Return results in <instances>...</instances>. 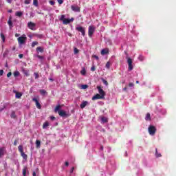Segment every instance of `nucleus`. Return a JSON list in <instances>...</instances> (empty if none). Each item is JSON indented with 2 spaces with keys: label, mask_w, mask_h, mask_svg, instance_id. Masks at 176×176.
<instances>
[{
  "label": "nucleus",
  "mask_w": 176,
  "mask_h": 176,
  "mask_svg": "<svg viewBox=\"0 0 176 176\" xmlns=\"http://www.w3.org/2000/svg\"><path fill=\"white\" fill-rule=\"evenodd\" d=\"M54 112H58L59 116L61 118H68L69 116V113H67L65 111L61 110V105L58 104L55 107Z\"/></svg>",
  "instance_id": "f257e3e1"
},
{
  "label": "nucleus",
  "mask_w": 176,
  "mask_h": 176,
  "mask_svg": "<svg viewBox=\"0 0 176 176\" xmlns=\"http://www.w3.org/2000/svg\"><path fill=\"white\" fill-rule=\"evenodd\" d=\"M18 43L20 46L21 45H24L25 43V41H27V36L25 34H23L21 36L17 38Z\"/></svg>",
  "instance_id": "f03ea898"
},
{
  "label": "nucleus",
  "mask_w": 176,
  "mask_h": 176,
  "mask_svg": "<svg viewBox=\"0 0 176 176\" xmlns=\"http://www.w3.org/2000/svg\"><path fill=\"white\" fill-rule=\"evenodd\" d=\"M96 31V28H94V26L90 25L88 28V36H89V38H91V36H93V34H94Z\"/></svg>",
  "instance_id": "7ed1b4c3"
},
{
  "label": "nucleus",
  "mask_w": 176,
  "mask_h": 176,
  "mask_svg": "<svg viewBox=\"0 0 176 176\" xmlns=\"http://www.w3.org/2000/svg\"><path fill=\"white\" fill-rule=\"evenodd\" d=\"M148 133L150 135H155L156 133V127H155L153 125H150L148 127Z\"/></svg>",
  "instance_id": "20e7f679"
},
{
  "label": "nucleus",
  "mask_w": 176,
  "mask_h": 176,
  "mask_svg": "<svg viewBox=\"0 0 176 176\" xmlns=\"http://www.w3.org/2000/svg\"><path fill=\"white\" fill-rule=\"evenodd\" d=\"M76 31H78V32H81L82 36H85V35H86V30L85 29V28L82 27V26H77L76 28Z\"/></svg>",
  "instance_id": "39448f33"
},
{
  "label": "nucleus",
  "mask_w": 176,
  "mask_h": 176,
  "mask_svg": "<svg viewBox=\"0 0 176 176\" xmlns=\"http://www.w3.org/2000/svg\"><path fill=\"white\" fill-rule=\"evenodd\" d=\"M28 27L30 28V30H32V31H35L36 30V28H35L36 25L32 22L28 23Z\"/></svg>",
  "instance_id": "423d86ee"
},
{
  "label": "nucleus",
  "mask_w": 176,
  "mask_h": 176,
  "mask_svg": "<svg viewBox=\"0 0 176 176\" xmlns=\"http://www.w3.org/2000/svg\"><path fill=\"white\" fill-rule=\"evenodd\" d=\"M99 95L101 96H103V98L105 97V91L102 89H101V87L98 86L97 87Z\"/></svg>",
  "instance_id": "0eeeda50"
},
{
  "label": "nucleus",
  "mask_w": 176,
  "mask_h": 176,
  "mask_svg": "<svg viewBox=\"0 0 176 176\" xmlns=\"http://www.w3.org/2000/svg\"><path fill=\"white\" fill-rule=\"evenodd\" d=\"M32 101L36 102V108H38V109H42V106L41 105V104L39 103V101L38 100V99H36V98H34L32 99Z\"/></svg>",
  "instance_id": "6e6552de"
},
{
  "label": "nucleus",
  "mask_w": 176,
  "mask_h": 176,
  "mask_svg": "<svg viewBox=\"0 0 176 176\" xmlns=\"http://www.w3.org/2000/svg\"><path fill=\"white\" fill-rule=\"evenodd\" d=\"M74 20H75V19L72 18V19H65V20H63V24H65V25L69 24V23H72V21H74Z\"/></svg>",
  "instance_id": "1a4fd4ad"
},
{
  "label": "nucleus",
  "mask_w": 176,
  "mask_h": 176,
  "mask_svg": "<svg viewBox=\"0 0 176 176\" xmlns=\"http://www.w3.org/2000/svg\"><path fill=\"white\" fill-rule=\"evenodd\" d=\"M103 98H104L103 96H101V95L100 94H96L92 97L93 101L96 100H102Z\"/></svg>",
  "instance_id": "9d476101"
},
{
  "label": "nucleus",
  "mask_w": 176,
  "mask_h": 176,
  "mask_svg": "<svg viewBox=\"0 0 176 176\" xmlns=\"http://www.w3.org/2000/svg\"><path fill=\"white\" fill-rule=\"evenodd\" d=\"M71 8L74 12H80V9L76 6H72Z\"/></svg>",
  "instance_id": "9b49d317"
},
{
  "label": "nucleus",
  "mask_w": 176,
  "mask_h": 176,
  "mask_svg": "<svg viewBox=\"0 0 176 176\" xmlns=\"http://www.w3.org/2000/svg\"><path fill=\"white\" fill-rule=\"evenodd\" d=\"M8 24L9 25L10 30H12L13 28V22L12 21V17H10Z\"/></svg>",
  "instance_id": "f8f14e48"
},
{
  "label": "nucleus",
  "mask_w": 176,
  "mask_h": 176,
  "mask_svg": "<svg viewBox=\"0 0 176 176\" xmlns=\"http://www.w3.org/2000/svg\"><path fill=\"white\" fill-rule=\"evenodd\" d=\"M13 92L16 94V95H15L16 98H21L23 94H21L20 92H17L16 91H13Z\"/></svg>",
  "instance_id": "ddd939ff"
},
{
  "label": "nucleus",
  "mask_w": 176,
  "mask_h": 176,
  "mask_svg": "<svg viewBox=\"0 0 176 176\" xmlns=\"http://www.w3.org/2000/svg\"><path fill=\"white\" fill-rule=\"evenodd\" d=\"M87 104H89V102L88 101H83L81 104H80V107L82 109H83V108H85Z\"/></svg>",
  "instance_id": "4468645a"
},
{
  "label": "nucleus",
  "mask_w": 176,
  "mask_h": 176,
  "mask_svg": "<svg viewBox=\"0 0 176 176\" xmlns=\"http://www.w3.org/2000/svg\"><path fill=\"white\" fill-rule=\"evenodd\" d=\"M5 155V148L1 147L0 148V157H2Z\"/></svg>",
  "instance_id": "2eb2a0df"
},
{
  "label": "nucleus",
  "mask_w": 176,
  "mask_h": 176,
  "mask_svg": "<svg viewBox=\"0 0 176 176\" xmlns=\"http://www.w3.org/2000/svg\"><path fill=\"white\" fill-rule=\"evenodd\" d=\"M100 53L102 56H105V54H108L109 52H108V50L103 49L101 50Z\"/></svg>",
  "instance_id": "dca6fc26"
},
{
  "label": "nucleus",
  "mask_w": 176,
  "mask_h": 176,
  "mask_svg": "<svg viewBox=\"0 0 176 176\" xmlns=\"http://www.w3.org/2000/svg\"><path fill=\"white\" fill-rule=\"evenodd\" d=\"M37 53H43V47H37L36 48Z\"/></svg>",
  "instance_id": "f3484780"
},
{
  "label": "nucleus",
  "mask_w": 176,
  "mask_h": 176,
  "mask_svg": "<svg viewBox=\"0 0 176 176\" xmlns=\"http://www.w3.org/2000/svg\"><path fill=\"white\" fill-rule=\"evenodd\" d=\"M0 36L3 42V43H5L6 41V37H5V34H3V33H1L0 34Z\"/></svg>",
  "instance_id": "a211bd4d"
},
{
  "label": "nucleus",
  "mask_w": 176,
  "mask_h": 176,
  "mask_svg": "<svg viewBox=\"0 0 176 176\" xmlns=\"http://www.w3.org/2000/svg\"><path fill=\"white\" fill-rule=\"evenodd\" d=\"M21 156H22L23 159H24L25 160H27V159L28 157L27 154H25L24 152L21 153Z\"/></svg>",
  "instance_id": "6ab92c4d"
},
{
  "label": "nucleus",
  "mask_w": 176,
  "mask_h": 176,
  "mask_svg": "<svg viewBox=\"0 0 176 176\" xmlns=\"http://www.w3.org/2000/svg\"><path fill=\"white\" fill-rule=\"evenodd\" d=\"M22 15H23V12H21V11H17L15 13V16H17L18 17H21Z\"/></svg>",
  "instance_id": "aec40b11"
},
{
  "label": "nucleus",
  "mask_w": 176,
  "mask_h": 176,
  "mask_svg": "<svg viewBox=\"0 0 176 176\" xmlns=\"http://www.w3.org/2000/svg\"><path fill=\"white\" fill-rule=\"evenodd\" d=\"M36 148H41V141L38 140H36Z\"/></svg>",
  "instance_id": "412c9836"
},
{
  "label": "nucleus",
  "mask_w": 176,
  "mask_h": 176,
  "mask_svg": "<svg viewBox=\"0 0 176 176\" xmlns=\"http://www.w3.org/2000/svg\"><path fill=\"white\" fill-rule=\"evenodd\" d=\"M18 149H19L20 153H23V152H24V149L23 148L22 145H19V147H18Z\"/></svg>",
  "instance_id": "4be33fe9"
},
{
  "label": "nucleus",
  "mask_w": 176,
  "mask_h": 176,
  "mask_svg": "<svg viewBox=\"0 0 176 176\" xmlns=\"http://www.w3.org/2000/svg\"><path fill=\"white\" fill-rule=\"evenodd\" d=\"M39 93L41 94V96H45V94H46L47 92L45 89H40Z\"/></svg>",
  "instance_id": "5701e85b"
},
{
  "label": "nucleus",
  "mask_w": 176,
  "mask_h": 176,
  "mask_svg": "<svg viewBox=\"0 0 176 176\" xmlns=\"http://www.w3.org/2000/svg\"><path fill=\"white\" fill-rule=\"evenodd\" d=\"M10 117L12 118V119H16V112L12 111Z\"/></svg>",
  "instance_id": "b1692460"
},
{
  "label": "nucleus",
  "mask_w": 176,
  "mask_h": 176,
  "mask_svg": "<svg viewBox=\"0 0 176 176\" xmlns=\"http://www.w3.org/2000/svg\"><path fill=\"white\" fill-rule=\"evenodd\" d=\"M112 65V63H111V62L108 61L107 63H106V68L107 69H109V68H111V65Z\"/></svg>",
  "instance_id": "393cba45"
},
{
  "label": "nucleus",
  "mask_w": 176,
  "mask_h": 176,
  "mask_svg": "<svg viewBox=\"0 0 176 176\" xmlns=\"http://www.w3.org/2000/svg\"><path fill=\"white\" fill-rule=\"evenodd\" d=\"M126 59L128 65L130 64H133V60H131V58L126 57Z\"/></svg>",
  "instance_id": "a878e982"
},
{
  "label": "nucleus",
  "mask_w": 176,
  "mask_h": 176,
  "mask_svg": "<svg viewBox=\"0 0 176 176\" xmlns=\"http://www.w3.org/2000/svg\"><path fill=\"white\" fill-rule=\"evenodd\" d=\"M146 120H151V113H147L146 117H145Z\"/></svg>",
  "instance_id": "bb28decb"
},
{
  "label": "nucleus",
  "mask_w": 176,
  "mask_h": 176,
  "mask_svg": "<svg viewBox=\"0 0 176 176\" xmlns=\"http://www.w3.org/2000/svg\"><path fill=\"white\" fill-rule=\"evenodd\" d=\"M48 126H49V122H45L43 125V129H47Z\"/></svg>",
  "instance_id": "cd10ccee"
},
{
  "label": "nucleus",
  "mask_w": 176,
  "mask_h": 176,
  "mask_svg": "<svg viewBox=\"0 0 176 176\" xmlns=\"http://www.w3.org/2000/svg\"><path fill=\"white\" fill-rule=\"evenodd\" d=\"M155 156L156 157H162V154L157 153V148L155 149Z\"/></svg>",
  "instance_id": "c85d7f7f"
},
{
  "label": "nucleus",
  "mask_w": 176,
  "mask_h": 176,
  "mask_svg": "<svg viewBox=\"0 0 176 176\" xmlns=\"http://www.w3.org/2000/svg\"><path fill=\"white\" fill-rule=\"evenodd\" d=\"M33 5L36 7L38 6V0H33Z\"/></svg>",
  "instance_id": "c756f323"
},
{
  "label": "nucleus",
  "mask_w": 176,
  "mask_h": 176,
  "mask_svg": "<svg viewBox=\"0 0 176 176\" xmlns=\"http://www.w3.org/2000/svg\"><path fill=\"white\" fill-rule=\"evenodd\" d=\"M38 44V41H33L32 43V47H35V46H36V45Z\"/></svg>",
  "instance_id": "7c9ffc66"
},
{
  "label": "nucleus",
  "mask_w": 176,
  "mask_h": 176,
  "mask_svg": "<svg viewBox=\"0 0 176 176\" xmlns=\"http://www.w3.org/2000/svg\"><path fill=\"white\" fill-rule=\"evenodd\" d=\"M101 121H102L103 123H107V122H108V120L107 119V118L102 117V118H101Z\"/></svg>",
  "instance_id": "2f4dec72"
},
{
  "label": "nucleus",
  "mask_w": 176,
  "mask_h": 176,
  "mask_svg": "<svg viewBox=\"0 0 176 176\" xmlns=\"http://www.w3.org/2000/svg\"><path fill=\"white\" fill-rule=\"evenodd\" d=\"M59 20L60 21H63V23L64 22V20H65V15H61Z\"/></svg>",
  "instance_id": "473e14b6"
},
{
  "label": "nucleus",
  "mask_w": 176,
  "mask_h": 176,
  "mask_svg": "<svg viewBox=\"0 0 176 176\" xmlns=\"http://www.w3.org/2000/svg\"><path fill=\"white\" fill-rule=\"evenodd\" d=\"M102 82L105 85V86H108V81H107L105 79L102 78L101 79Z\"/></svg>",
  "instance_id": "72a5a7b5"
},
{
  "label": "nucleus",
  "mask_w": 176,
  "mask_h": 176,
  "mask_svg": "<svg viewBox=\"0 0 176 176\" xmlns=\"http://www.w3.org/2000/svg\"><path fill=\"white\" fill-rule=\"evenodd\" d=\"M20 75V72H19V71L14 72V76L15 78H17V76H19Z\"/></svg>",
  "instance_id": "f704fd0d"
},
{
  "label": "nucleus",
  "mask_w": 176,
  "mask_h": 176,
  "mask_svg": "<svg viewBox=\"0 0 176 176\" xmlns=\"http://www.w3.org/2000/svg\"><path fill=\"white\" fill-rule=\"evenodd\" d=\"M23 176L27 175V168H24L23 169Z\"/></svg>",
  "instance_id": "c9c22d12"
},
{
  "label": "nucleus",
  "mask_w": 176,
  "mask_h": 176,
  "mask_svg": "<svg viewBox=\"0 0 176 176\" xmlns=\"http://www.w3.org/2000/svg\"><path fill=\"white\" fill-rule=\"evenodd\" d=\"M35 57H37V58H38L39 60H43V56H40L39 54L35 55Z\"/></svg>",
  "instance_id": "e433bc0d"
},
{
  "label": "nucleus",
  "mask_w": 176,
  "mask_h": 176,
  "mask_svg": "<svg viewBox=\"0 0 176 176\" xmlns=\"http://www.w3.org/2000/svg\"><path fill=\"white\" fill-rule=\"evenodd\" d=\"M80 73H81L82 75H86V69L82 68Z\"/></svg>",
  "instance_id": "4c0bfd02"
},
{
  "label": "nucleus",
  "mask_w": 176,
  "mask_h": 176,
  "mask_svg": "<svg viewBox=\"0 0 176 176\" xmlns=\"http://www.w3.org/2000/svg\"><path fill=\"white\" fill-rule=\"evenodd\" d=\"M24 3L25 5H30L31 3V0H25Z\"/></svg>",
  "instance_id": "58836bf2"
},
{
  "label": "nucleus",
  "mask_w": 176,
  "mask_h": 176,
  "mask_svg": "<svg viewBox=\"0 0 176 176\" xmlns=\"http://www.w3.org/2000/svg\"><path fill=\"white\" fill-rule=\"evenodd\" d=\"M128 65H129V71H133V63Z\"/></svg>",
  "instance_id": "ea45409f"
},
{
  "label": "nucleus",
  "mask_w": 176,
  "mask_h": 176,
  "mask_svg": "<svg viewBox=\"0 0 176 176\" xmlns=\"http://www.w3.org/2000/svg\"><path fill=\"white\" fill-rule=\"evenodd\" d=\"M89 87V85H82V86H81V89H87Z\"/></svg>",
  "instance_id": "a19ab883"
},
{
  "label": "nucleus",
  "mask_w": 176,
  "mask_h": 176,
  "mask_svg": "<svg viewBox=\"0 0 176 176\" xmlns=\"http://www.w3.org/2000/svg\"><path fill=\"white\" fill-rule=\"evenodd\" d=\"M138 60H140V61H143L144 60V56H142V55H140L138 57Z\"/></svg>",
  "instance_id": "79ce46f5"
},
{
  "label": "nucleus",
  "mask_w": 176,
  "mask_h": 176,
  "mask_svg": "<svg viewBox=\"0 0 176 176\" xmlns=\"http://www.w3.org/2000/svg\"><path fill=\"white\" fill-rule=\"evenodd\" d=\"M34 75L35 76V79H38V78H39V74H38V73L35 72Z\"/></svg>",
  "instance_id": "37998d69"
},
{
  "label": "nucleus",
  "mask_w": 176,
  "mask_h": 176,
  "mask_svg": "<svg viewBox=\"0 0 176 176\" xmlns=\"http://www.w3.org/2000/svg\"><path fill=\"white\" fill-rule=\"evenodd\" d=\"M78 53H79V50L74 48V54H78Z\"/></svg>",
  "instance_id": "c03bdc74"
},
{
  "label": "nucleus",
  "mask_w": 176,
  "mask_h": 176,
  "mask_svg": "<svg viewBox=\"0 0 176 176\" xmlns=\"http://www.w3.org/2000/svg\"><path fill=\"white\" fill-rule=\"evenodd\" d=\"M37 38H39L40 39H42L43 38V36L42 34H36Z\"/></svg>",
  "instance_id": "a18cd8bd"
},
{
  "label": "nucleus",
  "mask_w": 176,
  "mask_h": 176,
  "mask_svg": "<svg viewBox=\"0 0 176 176\" xmlns=\"http://www.w3.org/2000/svg\"><path fill=\"white\" fill-rule=\"evenodd\" d=\"M57 1L59 3V5H63V3H64L63 0H57Z\"/></svg>",
  "instance_id": "49530a36"
},
{
  "label": "nucleus",
  "mask_w": 176,
  "mask_h": 176,
  "mask_svg": "<svg viewBox=\"0 0 176 176\" xmlns=\"http://www.w3.org/2000/svg\"><path fill=\"white\" fill-rule=\"evenodd\" d=\"M91 71H92V72H94V71H96V67L95 66H92L91 67Z\"/></svg>",
  "instance_id": "de8ad7c7"
},
{
  "label": "nucleus",
  "mask_w": 176,
  "mask_h": 176,
  "mask_svg": "<svg viewBox=\"0 0 176 176\" xmlns=\"http://www.w3.org/2000/svg\"><path fill=\"white\" fill-rule=\"evenodd\" d=\"M5 108H6V106H3L2 107H0V112H2V111H3V109H5Z\"/></svg>",
  "instance_id": "09e8293b"
},
{
  "label": "nucleus",
  "mask_w": 176,
  "mask_h": 176,
  "mask_svg": "<svg viewBox=\"0 0 176 176\" xmlns=\"http://www.w3.org/2000/svg\"><path fill=\"white\" fill-rule=\"evenodd\" d=\"M50 5H52L53 6H54L55 2H54V1H50Z\"/></svg>",
  "instance_id": "8fccbe9b"
},
{
  "label": "nucleus",
  "mask_w": 176,
  "mask_h": 176,
  "mask_svg": "<svg viewBox=\"0 0 176 176\" xmlns=\"http://www.w3.org/2000/svg\"><path fill=\"white\" fill-rule=\"evenodd\" d=\"M129 86V87H134V84L133 82H130Z\"/></svg>",
  "instance_id": "3c124183"
},
{
  "label": "nucleus",
  "mask_w": 176,
  "mask_h": 176,
  "mask_svg": "<svg viewBox=\"0 0 176 176\" xmlns=\"http://www.w3.org/2000/svg\"><path fill=\"white\" fill-rule=\"evenodd\" d=\"M10 76H12V72L8 73L7 77H8V78H10Z\"/></svg>",
  "instance_id": "603ef678"
},
{
  "label": "nucleus",
  "mask_w": 176,
  "mask_h": 176,
  "mask_svg": "<svg viewBox=\"0 0 176 176\" xmlns=\"http://www.w3.org/2000/svg\"><path fill=\"white\" fill-rule=\"evenodd\" d=\"M74 170H75V168L72 167V169L70 170V174H72V173H74Z\"/></svg>",
  "instance_id": "864d4df0"
},
{
  "label": "nucleus",
  "mask_w": 176,
  "mask_h": 176,
  "mask_svg": "<svg viewBox=\"0 0 176 176\" xmlns=\"http://www.w3.org/2000/svg\"><path fill=\"white\" fill-rule=\"evenodd\" d=\"M50 120H56V117H54V116H51V117H50Z\"/></svg>",
  "instance_id": "5fc2aeb1"
},
{
  "label": "nucleus",
  "mask_w": 176,
  "mask_h": 176,
  "mask_svg": "<svg viewBox=\"0 0 176 176\" xmlns=\"http://www.w3.org/2000/svg\"><path fill=\"white\" fill-rule=\"evenodd\" d=\"M93 57H94V58H96V60H98V56H97V55H94L93 56Z\"/></svg>",
  "instance_id": "6e6d98bb"
},
{
  "label": "nucleus",
  "mask_w": 176,
  "mask_h": 176,
  "mask_svg": "<svg viewBox=\"0 0 176 176\" xmlns=\"http://www.w3.org/2000/svg\"><path fill=\"white\" fill-rule=\"evenodd\" d=\"M65 166H66V167H68V166H69V163L68 162H65Z\"/></svg>",
  "instance_id": "4d7b16f0"
},
{
  "label": "nucleus",
  "mask_w": 176,
  "mask_h": 176,
  "mask_svg": "<svg viewBox=\"0 0 176 176\" xmlns=\"http://www.w3.org/2000/svg\"><path fill=\"white\" fill-rule=\"evenodd\" d=\"M2 75H3V69L0 70V76H2Z\"/></svg>",
  "instance_id": "13d9d810"
},
{
  "label": "nucleus",
  "mask_w": 176,
  "mask_h": 176,
  "mask_svg": "<svg viewBox=\"0 0 176 176\" xmlns=\"http://www.w3.org/2000/svg\"><path fill=\"white\" fill-rule=\"evenodd\" d=\"M23 56L24 55L23 54L19 55V58H23Z\"/></svg>",
  "instance_id": "bf43d9fd"
},
{
  "label": "nucleus",
  "mask_w": 176,
  "mask_h": 176,
  "mask_svg": "<svg viewBox=\"0 0 176 176\" xmlns=\"http://www.w3.org/2000/svg\"><path fill=\"white\" fill-rule=\"evenodd\" d=\"M14 146H16L17 145V140H15V141L14 142Z\"/></svg>",
  "instance_id": "052dcab7"
},
{
  "label": "nucleus",
  "mask_w": 176,
  "mask_h": 176,
  "mask_svg": "<svg viewBox=\"0 0 176 176\" xmlns=\"http://www.w3.org/2000/svg\"><path fill=\"white\" fill-rule=\"evenodd\" d=\"M19 36H20V34H17V33L15 34V37H16V38H19Z\"/></svg>",
  "instance_id": "680f3d73"
},
{
  "label": "nucleus",
  "mask_w": 176,
  "mask_h": 176,
  "mask_svg": "<svg viewBox=\"0 0 176 176\" xmlns=\"http://www.w3.org/2000/svg\"><path fill=\"white\" fill-rule=\"evenodd\" d=\"M49 80H51V82H54V79H53L52 78H50Z\"/></svg>",
  "instance_id": "e2e57ef3"
},
{
  "label": "nucleus",
  "mask_w": 176,
  "mask_h": 176,
  "mask_svg": "<svg viewBox=\"0 0 176 176\" xmlns=\"http://www.w3.org/2000/svg\"><path fill=\"white\" fill-rule=\"evenodd\" d=\"M8 3H12V0H6Z\"/></svg>",
  "instance_id": "0e129e2a"
},
{
  "label": "nucleus",
  "mask_w": 176,
  "mask_h": 176,
  "mask_svg": "<svg viewBox=\"0 0 176 176\" xmlns=\"http://www.w3.org/2000/svg\"><path fill=\"white\" fill-rule=\"evenodd\" d=\"M100 151H104V146H100Z\"/></svg>",
  "instance_id": "69168bd1"
},
{
  "label": "nucleus",
  "mask_w": 176,
  "mask_h": 176,
  "mask_svg": "<svg viewBox=\"0 0 176 176\" xmlns=\"http://www.w3.org/2000/svg\"><path fill=\"white\" fill-rule=\"evenodd\" d=\"M33 176H36V173L35 172H33Z\"/></svg>",
  "instance_id": "338daca9"
},
{
  "label": "nucleus",
  "mask_w": 176,
  "mask_h": 176,
  "mask_svg": "<svg viewBox=\"0 0 176 176\" xmlns=\"http://www.w3.org/2000/svg\"><path fill=\"white\" fill-rule=\"evenodd\" d=\"M12 12H13L12 10H8V13H12Z\"/></svg>",
  "instance_id": "774afa93"
}]
</instances>
